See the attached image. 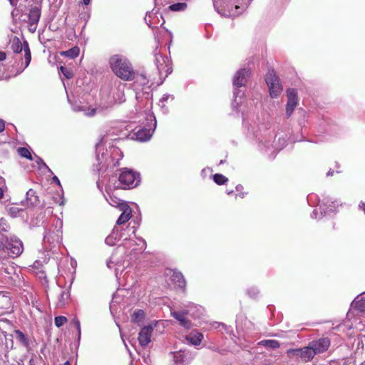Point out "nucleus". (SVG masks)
I'll list each match as a JSON object with an SVG mask.
<instances>
[{
  "label": "nucleus",
  "mask_w": 365,
  "mask_h": 365,
  "mask_svg": "<svg viewBox=\"0 0 365 365\" xmlns=\"http://www.w3.org/2000/svg\"><path fill=\"white\" fill-rule=\"evenodd\" d=\"M250 73V71L247 68H242L237 71L232 80L234 87L245 86Z\"/></svg>",
  "instance_id": "obj_17"
},
{
  "label": "nucleus",
  "mask_w": 365,
  "mask_h": 365,
  "mask_svg": "<svg viewBox=\"0 0 365 365\" xmlns=\"http://www.w3.org/2000/svg\"><path fill=\"white\" fill-rule=\"evenodd\" d=\"M63 221L55 218L52 225L46 228L43 238V246L47 250H52L61 242Z\"/></svg>",
  "instance_id": "obj_6"
},
{
  "label": "nucleus",
  "mask_w": 365,
  "mask_h": 365,
  "mask_svg": "<svg viewBox=\"0 0 365 365\" xmlns=\"http://www.w3.org/2000/svg\"><path fill=\"white\" fill-rule=\"evenodd\" d=\"M333 173H334V171H333V170H329L328 171V173H327V176H331V175H333Z\"/></svg>",
  "instance_id": "obj_61"
},
{
  "label": "nucleus",
  "mask_w": 365,
  "mask_h": 365,
  "mask_svg": "<svg viewBox=\"0 0 365 365\" xmlns=\"http://www.w3.org/2000/svg\"><path fill=\"white\" fill-rule=\"evenodd\" d=\"M120 210L123 211L117 220V225H120L128 221L131 217V209L128 205H123Z\"/></svg>",
  "instance_id": "obj_23"
},
{
  "label": "nucleus",
  "mask_w": 365,
  "mask_h": 365,
  "mask_svg": "<svg viewBox=\"0 0 365 365\" xmlns=\"http://www.w3.org/2000/svg\"><path fill=\"white\" fill-rule=\"evenodd\" d=\"M160 324V322L155 321L141 329L138 334V340L142 347H146L151 341L152 332Z\"/></svg>",
  "instance_id": "obj_11"
},
{
  "label": "nucleus",
  "mask_w": 365,
  "mask_h": 365,
  "mask_svg": "<svg viewBox=\"0 0 365 365\" xmlns=\"http://www.w3.org/2000/svg\"><path fill=\"white\" fill-rule=\"evenodd\" d=\"M9 225L7 221L4 218H0V237L4 235V232H7L9 230Z\"/></svg>",
  "instance_id": "obj_38"
},
{
  "label": "nucleus",
  "mask_w": 365,
  "mask_h": 365,
  "mask_svg": "<svg viewBox=\"0 0 365 365\" xmlns=\"http://www.w3.org/2000/svg\"><path fill=\"white\" fill-rule=\"evenodd\" d=\"M83 1L85 5H88L90 4L91 0H83Z\"/></svg>",
  "instance_id": "obj_62"
},
{
  "label": "nucleus",
  "mask_w": 365,
  "mask_h": 365,
  "mask_svg": "<svg viewBox=\"0 0 365 365\" xmlns=\"http://www.w3.org/2000/svg\"><path fill=\"white\" fill-rule=\"evenodd\" d=\"M4 194V190L0 187V200L3 198Z\"/></svg>",
  "instance_id": "obj_59"
},
{
  "label": "nucleus",
  "mask_w": 365,
  "mask_h": 365,
  "mask_svg": "<svg viewBox=\"0 0 365 365\" xmlns=\"http://www.w3.org/2000/svg\"><path fill=\"white\" fill-rule=\"evenodd\" d=\"M140 182V174L131 169L124 168L120 170L118 177L113 175L109 178L107 185V192L112 188L130 189L136 187Z\"/></svg>",
  "instance_id": "obj_2"
},
{
  "label": "nucleus",
  "mask_w": 365,
  "mask_h": 365,
  "mask_svg": "<svg viewBox=\"0 0 365 365\" xmlns=\"http://www.w3.org/2000/svg\"><path fill=\"white\" fill-rule=\"evenodd\" d=\"M107 201L109 202V204L113 207H118L120 209H121V207H123V205H127L125 202H124L120 199L112 196L110 195L109 199H107Z\"/></svg>",
  "instance_id": "obj_36"
},
{
  "label": "nucleus",
  "mask_w": 365,
  "mask_h": 365,
  "mask_svg": "<svg viewBox=\"0 0 365 365\" xmlns=\"http://www.w3.org/2000/svg\"><path fill=\"white\" fill-rule=\"evenodd\" d=\"M52 180L53 182H55L58 185L61 186V182H60V180L56 176L54 175L53 178H52Z\"/></svg>",
  "instance_id": "obj_52"
},
{
  "label": "nucleus",
  "mask_w": 365,
  "mask_h": 365,
  "mask_svg": "<svg viewBox=\"0 0 365 365\" xmlns=\"http://www.w3.org/2000/svg\"><path fill=\"white\" fill-rule=\"evenodd\" d=\"M0 269L1 274H5L9 277H11L16 272V267L14 266V263L10 262H0Z\"/></svg>",
  "instance_id": "obj_27"
},
{
  "label": "nucleus",
  "mask_w": 365,
  "mask_h": 365,
  "mask_svg": "<svg viewBox=\"0 0 365 365\" xmlns=\"http://www.w3.org/2000/svg\"><path fill=\"white\" fill-rule=\"evenodd\" d=\"M137 241L133 239L125 238L123 242V247L125 252L134 257L139 253H142L146 248V242L141 237H136Z\"/></svg>",
  "instance_id": "obj_8"
},
{
  "label": "nucleus",
  "mask_w": 365,
  "mask_h": 365,
  "mask_svg": "<svg viewBox=\"0 0 365 365\" xmlns=\"http://www.w3.org/2000/svg\"><path fill=\"white\" fill-rule=\"evenodd\" d=\"M123 237V234L121 232V230L115 227L110 233L105 240V242L108 245H114L117 242H118Z\"/></svg>",
  "instance_id": "obj_19"
},
{
  "label": "nucleus",
  "mask_w": 365,
  "mask_h": 365,
  "mask_svg": "<svg viewBox=\"0 0 365 365\" xmlns=\"http://www.w3.org/2000/svg\"><path fill=\"white\" fill-rule=\"evenodd\" d=\"M287 96L286 114L287 117H289L298 104V96L296 89L288 88L287 90Z\"/></svg>",
  "instance_id": "obj_15"
},
{
  "label": "nucleus",
  "mask_w": 365,
  "mask_h": 365,
  "mask_svg": "<svg viewBox=\"0 0 365 365\" xmlns=\"http://www.w3.org/2000/svg\"><path fill=\"white\" fill-rule=\"evenodd\" d=\"M14 334L16 339L18 340L22 345L26 347L29 346V340L22 331L20 330H15Z\"/></svg>",
  "instance_id": "obj_31"
},
{
  "label": "nucleus",
  "mask_w": 365,
  "mask_h": 365,
  "mask_svg": "<svg viewBox=\"0 0 365 365\" xmlns=\"http://www.w3.org/2000/svg\"><path fill=\"white\" fill-rule=\"evenodd\" d=\"M73 323L75 324V327L76 328V329L78 330V336L80 337L81 336V325H80V322L78 319H73Z\"/></svg>",
  "instance_id": "obj_49"
},
{
  "label": "nucleus",
  "mask_w": 365,
  "mask_h": 365,
  "mask_svg": "<svg viewBox=\"0 0 365 365\" xmlns=\"http://www.w3.org/2000/svg\"><path fill=\"white\" fill-rule=\"evenodd\" d=\"M228 0H212L216 11L224 17H233L242 14L252 0H234L230 4Z\"/></svg>",
  "instance_id": "obj_4"
},
{
  "label": "nucleus",
  "mask_w": 365,
  "mask_h": 365,
  "mask_svg": "<svg viewBox=\"0 0 365 365\" xmlns=\"http://www.w3.org/2000/svg\"><path fill=\"white\" fill-rule=\"evenodd\" d=\"M269 89V94L272 98H277L282 91V87L280 83H276L268 86Z\"/></svg>",
  "instance_id": "obj_34"
},
{
  "label": "nucleus",
  "mask_w": 365,
  "mask_h": 365,
  "mask_svg": "<svg viewBox=\"0 0 365 365\" xmlns=\"http://www.w3.org/2000/svg\"><path fill=\"white\" fill-rule=\"evenodd\" d=\"M213 180L217 185H223L228 180V179L222 174L214 175Z\"/></svg>",
  "instance_id": "obj_40"
},
{
  "label": "nucleus",
  "mask_w": 365,
  "mask_h": 365,
  "mask_svg": "<svg viewBox=\"0 0 365 365\" xmlns=\"http://www.w3.org/2000/svg\"><path fill=\"white\" fill-rule=\"evenodd\" d=\"M67 322L66 317L63 316H58L55 317V325L57 327H61Z\"/></svg>",
  "instance_id": "obj_45"
},
{
  "label": "nucleus",
  "mask_w": 365,
  "mask_h": 365,
  "mask_svg": "<svg viewBox=\"0 0 365 365\" xmlns=\"http://www.w3.org/2000/svg\"><path fill=\"white\" fill-rule=\"evenodd\" d=\"M12 5L16 4L18 0H9Z\"/></svg>",
  "instance_id": "obj_64"
},
{
  "label": "nucleus",
  "mask_w": 365,
  "mask_h": 365,
  "mask_svg": "<svg viewBox=\"0 0 365 365\" xmlns=\"http://www.w3.org/2000/svg\"><path fill=\"white\" fill-rule=\"evenodd\" d=\"M78 110H83L84 111V114L87 116H93L96 112H97V109L96 108H88V109H78Z\"/></svg>",
  "instance_id": "obj_46"
},
{
  "label": "nucleus",
  "mask_w": 365,
  "mask_h": 365,
  "mask_svg": "<svg viewBox=\"0 0 365 365\" xmlns=\"http://www.w3.org/2000/svg\"><path fill=\"white\" fill-rule=\"evenodd\" d=\"M187 5L185 3H176L169 6V9L173 11H180L185 10Z\"/></svg>",
  "instance_id": "obj_41"
},
{
  "label": "nucleus",
  "mask_w": 365,
  "mask_h": 365,
  "mask_svg": "<svg viewBox=\"0 0 365 365\" xmlns=\"http://www.w3.org/2000/svg\"><path fill=\"white\" fill-rule=\"evenodd\" d=\"M171 98L172 100H173V96H171V95H169V94H165V95H163V96L162 97V98L160 99V106L162 108H164L165 107V104H164V102L168 101L169 98Z\"/></svg>",
  "instance_id": "obj_48"
},
{
  "label": "nucleus",
  "mask_w": 365,
  "mask_h": 365,
  "mask_svg": "<svg viewBox=\"0 0 365 365\" xmlns=\"http://www.w3.org/2000/svg\"><path fill=\"white\" fill-rule=\"evenodd\" d=\"M155 5H158V4H162L163 0H155Z\"/></svg>",
  "instance_id": "obj_63"
},
{
  "label": "nucleus",
  "mask_w": 365,
  "mask_h": 365,
  "mask_svg": "<svg viewBox=\"0 0 365 365\" xmlns=\"http://www.w3.org/2000/svg\"><path fill=\"white\" fill-rule=\"evenodd\" d=\"M145 21L150 27H156L160 23L158 12L151 11L147 13L145 17Z\"/></svg>",
  "instance_id": "obj_28"
},
{
  "label": "nucleus",
  "mask_w": 365,
  "mask_h": 365,
  "mask_svg": "<svg viewBox=\"0 0 365 365\" xmlns=\"http://www.w3.org/2000/svg\"><path fill=\"white\" fill-rule=\"evenodd\" d=\"M80 49L77 46H74L68 51L62 52V55H64L70 58H75L79 54Z\"/></svg>",
  "instance_id": "obj_37"
},
{
  "label": "nucleus",
  "mask_w": 365,
  "mask_h": 365,
  "mask_svg": "<svg viewBox=\"0 0 365 365\" xmlns=\"http://www.w3.org/2000/svg\"><path fill=\"white\" fill-rule=\"evenodd\" d=\"M112 264H114L115 266V272L116 277H118V271L122 272L123 269H121V265L120 264V263L118 262H116V257L115 254H113L112 256L110 257V259L108 261H107V266L108 268H112Z\"/></svg>",
  "instance_id": "obj_33"
},
{
  "label": "nucleus",
  "mask_w": 365,
  "mask_h": 365,
  "mask_svg": "<svg viewBox=\"0 0 365 365\" xmlns=\"http://www.w3.org/2000/svg\"><path fill=\"white\" fill-rule=\"evenodd\" d=\"M41 16V11L40 9L35 6L33 7L29 14V21L30 23V26H34L32 29V32H34L36 29V24H38Z\"/></svg>",
  "instance_id": "obj_20"
},
{
  "label": "nucleus",
  "mask_w": 365,
  "mask_h": 365,
  "mask_svg": "<svg viewBox=\"0 0 365 365\" xmlns=\"http://www.w3.org/2000/svg\"><path fill=\"white\" fill-rule=\"evenodd\" d=\"M185 339L190 344L197 346L201 343L203 339V334L200 332L194 331L187 335Z\"/></svg>",
  "instance_id": "obj_25"
},
{
  "label": "nucleus",
  "mask_w": 365,
  "mask_h": 365,
  "mask_svg": "<svg viewBox=\"0 0 365 365\" xmlns=\"http://www.w3.org/2000/svg\"><path fill=\"white\" fill-rule=\"evenodd\" d=\"M145 120L147 121L145 127L135 133V139L138 141L143 142L150 140L156 128L157 121L153 113H145Z\"/></svg>",
  "instance_id": "obj_7"
},
{
  "label": "nucleus",
  "mask_w": 365,
  "mask_h": 365,
  "mask_svg": "<svg viewBox=\"0 0 365 365\" xmlns=\"http://www.w3.org/2000/svg\"><path fill=\"white\" fill-rule=\"evenodd\" d=\"M359 207L360 209H361L364 213H365V202H361L360 204L359 205Z\"/></svg>",
  "instance_id": "obj_54"
},
{
  "label": "nucleus",
  "mask_w": 365,
  "mask_h": 365,
  "mask_svg": "<svg viewBox=\"0 0 365 365\" xmlns=\"http://www.w3.org/2000/svg\"><path fill=\"white\" fill-rule=\"evenodd\" d=\"M18 208L15 207H12L9 209V212L12 215H16L17 213Z\"/></svg>",
  "instance_id": "obj_51"
},
{
  "label": "nucleus",
  "mask_w": 365,
  "mask_h": 365,
  "mask_svg": "<svg viewBox=\"0 0 365 365\" xmlns=\"http://www.w3.org/2000/svg\"><path fill=\"white\" fill-rule=\"evenodd\" d=\"M0 237V259L8 257L15 258L21 255L24 251L22 242L16 237L9 238L6 235Z\"/></svg>",
  "instance_id": "obj_5"
},
{
  "label": "nucleus",
  "mask_w": 365,
  "mask_h": 365,
  "mask_svg": "<svg viewBox=\"0 0 365 365\" xmlns=\"http://www.w3.org/2000/svg\"><path fill=\"white\" fill-rule=\"evenodd\" d=\"M69 298L70 292L68 289L62 291L58 298L57 306L58 307L65 306L68 302Z\"/></svg>",
  "instance_id": "obj_30"
},
{
  "label": "nucleus",
  "mask_w": 365,
  "mask_h": 365,
  "mask_svg": "<svg viewBox=\"0 0 365 365\" xmlns=\"http://www.w3.org/2000/svg\"><path fill=\"white\" fill-rule=\"evenodd\" d=\"M59 71L62 73L66 78H71L73 77V73L71 70L68 69L64 66H61L59 68Z\"/></svg>",
  "instance_id": "obj_44"
},
{
  "label": "nucleus",
  "mask_w": 365,
  "mask_h": 365,
  "mask_svg": "<svg viewBox=\"0 0 365 365\" xmlns=\"http://www.w3.org/2000/svg\"><path fill=\"white\" fill-rule=\"evenodd\" d=\"M5 125L4 120L0 119V132L3 131L4 130Z\"/></svg>",
  "instance_id": "obj_53"
},
{
  "label": "nucleus",
  "mask_w": 365,
  "mask_h": 365,
  "mask_svg": "<svg viewBox=\"0 0 365 365\" xmlns=\"http://www.w3.org/2000/svg\"><path fill=\"white\" fill-rule=\"evenodd\" d=\"M233 93L235 100L232 102V107L237 108L239 106V104L241 103V101H237V97H240L241 98V97L243 96V93H242L241 94V91L235 88Z\"/></svg>",
  "instance_id": "obj_43"
},
{
  "label": "nucleus",
  "mask_w": 365,
  "mask_h": 365,
  "mask_svg": "<svg viewBox=\"0 0 365 365\" xmlns=\"http://www.w3.org/2000/svg\"><path fill=\"white\" fill-rule=\"evenodd\" d=\"M36 163L38 165V169L45 168L48 170V173H53L52 170L48 168V166L44 163V161L38 156L36 155Z\"/></svg>",
  "instance_id": "obj_42"
},
{
  "label": "nucleus",
  "mask_w": 365,
  "mask_h": 365,
  "mask_svg": "<svg viewBox=\"0 0 365 365\" xmlns=\"http://www.w3.org/2000/svg\"><path fill=\"white\" fill-rule=\"evenodd\" d=\"M96 159L103 168H114L119 165V161L123 158V153L115 146H109L104 152V139L102 138L96 145Z\"/></svg>",
  "instance_id": "obj_1"
},
{
  "label": "nucleus",
  "mask_w": 365,
  "mask_h": 365,
  "mask_svg": "<svg viewBox=\"0 0 365 365\" xmlns=\"http://www.w3.org/2000/svg\"><path fill=\"white\" fill-rule=\"evenodd\" d=\"M38 274H39V277H40V278H45V277H46V275H45L44 272L41 271V272H39V273H38Z\"/></svg>",
  "instance_id": "obj_60"
},
{
  "label": "nucleus",
  "mask_w": 365,
  "mask_h": 365,
  "mask_svg": "<svg viewBox=\"0 0 365 365\" xmlns=\"http://www.w3.org/2000/svg\"><path fill=\"white\" fill-rule=\"evenodd\" d=\"M287 353L290 358L302 362H309L314 357L309 345L299 349H289Z\"/></svg>",
  "instance_id": "obj_10"
},
{
  "label": "nucleus",
  "mask_w": 365,
  "mask_h": 365,
  "mask_svg": "<svg viewBox=\"0 0 365 365\" xmlns=\"http://www.w3.org/2000/svg\"><path fill=\"white\" fill-rule=\"evenodd\" d=\"M351 307L361 312H365V292L358 295L351 302Z\"/></svg>",
  "instance_id": "obj_24"
},
{
  "label": "nucleus",
  "mask_w": 365,
  "mask_h": 365,
  "mask_svg": "<svg viewBox=\"0 0 365 365\" xmlns=\"http://www.w3.org/2000/svg\"><path fill=\"white\" fill-rule=\"evenodd\" d=\"M133 80L135 81H134V87L136 91L140 90L139 86L144 87V86H147L149 83V81H148V78L146 77V76L143 73H135V78Z\"/></svg>",
  "instance_id": "obj_26"
},
{
  "label": "nucleus",
  "mask_w": 365,
  "mask_h": 365,
  "mask_svg": "<svg viewBox=\"0 0 365 365\" xmlns=\"http://www.w3.org/2000/svg\"><path fill=\"white\" fill-rule=\"evenodd\" d=\"M18 153L23 158H25L31 160H33L31 153L26 148H24V147L19 148Z\"/></svg>",
  "instance_id": "obj_39"
},
{
  "label": "nucleus",
  "mask_w": 365,
  "mask_h": 365,
  "mask_svg": "<svg viewBox=\"0 0 365 365\" xmlns=\"http://www.w3.org/2000/svg\"><path fill=\"white\" fill-rule=\"evenodd\" d=\"M309 346L314 356L317 354L326 351L330 346V341L328 338H321L309 342Z\"/></svg>",
  "instance_id": "obj_14"
},
{
  "label": "nucleus",
  "mask_w": 365,
  "mask_h": 365,
  "mask_svg": "<svg viewBox=\"0 0 365 365\" xmlns=\"http://www.w3.org/2000/svg\"><path fill=\"white\" fill-rule=\"evenodd\" d=\"M311 217H312V218H314V219L317 218V211L316 210H314L312 212Z\"/></svg>",
  "instance_id": "obj_56"
},
{
  "label": "nucleus",
  "mask_w": 365,
  "mask_h": 365,
  "mask_svg": "<svg viewBox=\"0 0 365 365\" xmlns=\"http://www.w3.org/2000/svg\"><path fill=\"white\" fill-rule=\"evenodd\" d=\"M170 279L176 286L183 288L185 286V280L181 272L170 270Z\"/></svg>",
  "instance_id": "obj_22"
},
{
  "label": "nucleus",
  "mask_w": 365,
  "mask_h": 365,
  "mask_svg": "<svg viewBox=\"0 0 365 365\" xmlns=\"http://www.w3.org/2000/svg\"><path fill=\"white\" fill-rule=\"evenodd\" d=\"M316 197V196H315L314 195H313V194L309 195L307 196V201H308V202H309V203H310L311 200H312L314 197Z\"/></svg>",
  "instance_id": "obj_55"
},
{
  "label": "nucleus",
  "mask_w": 365,
  "mask_h": 365,
  "mask_svg": "<svg viewBox=\"0 0 365 365\" xmlns=\"http://www.w3.org/2000/svg\"><path fill=\"white\" fill-rule=\"evenodd\" d=\"M11 48L16 53H19L21 52L22 50H24V58L21 60V67L22 68V70H24L26 68L29 66L31 59V53L28 43L26 42L24 43V47H23V45L20 39L17 37H14L11 40Z\"/></svg>",
  "instance_id": "obj_9"
},
{
  "label": "nucleus",
  "mask_w": 365,
  "mask_h": 365,
  "mask_svg": "<svg viewBox=\"0 0 365 365\" xmlns=\"http://www.w3.org/2000/svg\"><path fill=\"white\" fill-rule=\"evenodd\" d=\"M242 189H243V187H242V185H237V186H236V190H237V192H241V190H242Z\"/></svg>",
  "instance_id": "obj_57"
},
{
  "label": "nucleus",
  "mask_w": 365,
  "mask_h": 365,
  "mask_svg": "<svg viewBox=\"0 0 365 365\" xmlns=\"http://www.w3.org/2000/svg\"><path fill=\"white\" fill-rule=\"evenodd\" d=\"M126 84L118 82L116 84V92L113 94V100L115 103H121L125 101L124 91Z\"/></svg>",
  "instance_id": "obj_21"
},
{
  "label": "nucleus",
  "mask_w": 365,
  "mask_h": 365,
  "mask_svg": "<svg viewBox=\"0 0 365 365\" xmlns=\"http://www.w3.org/2000/svg\"><path fill=\"white\" fill-rule=\"evenodd\" d=\"M145 317V314L143 309H136L132 314V321L133 322L140 324L142 322Z\"/></svg>",
  "instance_id": "obj_35"
},
{
  "label": "nucleus",
  "mask_w": 365,
  "mask_h": 365,
  "mask_svg": "<svg viewBox=\"0 0 365 365\" xmlns=\"http://www.w3.org/2000/svg\"><path fill=\"white\" fill-rule=\"evenodd\" d=\"M265 81L267 84V86L275 85L276 83H279V79L278 76L275 74V73L272 71H269L266 75Z\"/></svg>",
  "instance_id": "obj_32"
},
{
  "label": "nucleus",
  "mask_w": 365,
  "mask_h": 365,
  "mask_svg": "<svg viewBox=\"0 0 365 365\" xmlns=\"http://www.w3.org/2000/svg\"><path fill=\"white\" fill-rule=\"evenodd\" d=\"M34 194V191L33 190L30 189V190L27 192L26 195H27V197H29V195H31H31H33Z\"/></svg>",
  "instance_id": "obj_58"
},
{
  "label": "nucleus",
  "mask_w": 365,
  "mask_h": 365,
  "mask_svg": "<svg viewBox=\"0 0 365 365\" xmlns=\"http://www.w3.org/2000/svg\"><path fill=\"white\" fill-rule=\"evenodd\" d=\"M320 209L322 210V212H321V214L322 215L323 212H324V215L327 214V212H334V210L332 208V206L331 205H329L328 207H327V210L326 211L324 208L322 209V207H320Z\"/></svg>",
  "instance_id": "obj_50"
},
{
  "label": "nucleus",
  "mask_w": 365,
  "mask_h": 365,
  "mask_svg": "<svg viewBox=\"0 0 365 365\" xmlns=\"http://www.w3.org/2000/svg\"><path fill=\"white\" fill-rule=\"evenodd\" d=\"M172 354L175 365H188L195 356L187 350H180L172 353Z\"/></svg>",
  "instance_id": "obj_13"
},
{
  "label": "nucleus",
  "mask_w": 365,
  "mask_h": 365,
  "mask_svg": "<svg viewBox=\"0 0 365 365\" xmlns=\"http://www.w3.org/2000/svg\"><path fill=\"white\" fill-rule=\"evenodd\" d=\"M110 67L113 73L125 81H133L135 71L133 65L127 57L121 54H115L110 57Z\"/></svg>",
  "instance_id": "obj_3"
},
{
  "label": "nucleus",
  "mask_w": 365,
  "mask_h": 365,
  "mask_svg": "<svg viewBox=\"0 0 365 365\" xmlns=\"http://www.w3.org/2000/svg\"><path fill=\"white\" fill-rule=\"evenodd\" d=\"M171 315L179 322L182 327L186 329L191 327V322L186 317L187 312L171 311Z\"/></svg>",
  "instance_id": "obj_18"
},
{
  "label": "nucleus",
  "mask_w": 365,
  "mask_h": 365,
  "mask_svg": "<svg viewBox=\"0 0 365 365\" xmlns=\"http://www.w3.org/2000/svg\"><path fill=\"white\" fill-rule=\"evenodd\" d=\"M258 145L262 150L266 151L272 147L275 134L273 131L264 130L263 133L255 134Z\"/></svg>",
  "instance_id": "obj_12"
},
{
  "label": "nucleus",
  "mask_w": 365,
  "mask_h": 365,
  "mask_svg": "<svg viewBox=\"0 0 365 365\" xmlns=\"http://www.w3.org/2000/svg\"><path fill=\"white\" fill-rule=\"evenodd\" d=\"M259 345L264 346V347L270 349H275L279 347L280 344L277 340L268 339L262 340L258 343Z\"/></svg>",
  "instance_id": "obj_29"
},
{
  "label": "nucleus",
  "mask_w": 365,
  "mask_h": 365,
  "mask_svg": "<svg viewBox=\"0 0 365 365\" xmlns=\"http://www.w3.org/2000/svg\"><path fill=\"white\" fill-rule=\"evenodd\" d=\"M155 64L159 74L162 75L165 73V76H167L172 72V68L170 66L169 59L167 57L158 55V53H155Z\"/></svg>",
  "instance_id": "obj_16"
},
{
  "label": "nucleus",
  "mask_w": 365,
  "mask_h": 365,
  "mask_svg": "<svg viewBox=\"0 0 365 365\" xmlns=\"http://www.w3.org/2000/svg\"><path fill=\"white\" fill-rule=\"evenodd\" d=\"M247 294L250 297L255 298L259 294V290L255 287H252L247 290Z\"/></svg>",
  "instance_id": "obj_47"
}]
</instances>
